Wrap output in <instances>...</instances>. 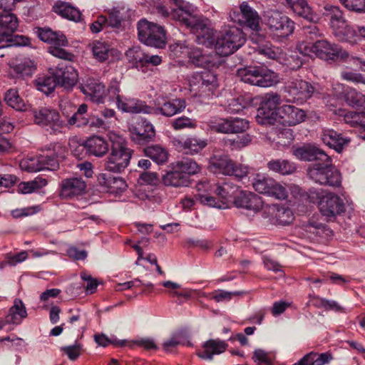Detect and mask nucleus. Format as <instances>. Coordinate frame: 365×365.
Segmentation results:
<instances>
[{
  "mask_svg": "<svg viewBox=\"0 0 365 365\" xmlns=\"http://www.w3.org/2000/svg\"><path fill=\"white\" fill-rule=\"evenodd\" d=\"M145 155L158 165L165 163L168 160V153L165 148L159 145H150L144 149Z\"/></svg>",
  "mask_w": 365,
  "mask_h": 365,
  "instance_id": "a19ab883",
  "label": "nucleus"
},
{
  "mask_svg": "<svg viewBox=\"0 0 365 365\" xmlns=\"http://www.w3.org/2000/svg\"><path fill=\"white\" fill-rule=\"evenodd\" d=\"M244 294L243 292H228L222 289H218L213 292L212 294V299L216 302H228L236 296H241Z\"/></svg>",
  "mask_w": 365,
  "mask_h": 365,
  "instance_id": "052dcab7",
  "label": "nucleus"
},
{
  "mask_svg": "<svg viewBox=\"0 0 365 365\" xmlns=\"http://www.w3.org/2000/svg\"><path fill=\"white\" fill-rule=\"evenodd\" d=\"M282 101L277 93H267L257 109L256 120L260 125H274L277 110Z\"/></svg>",
  "mask_w": 365,
  "mask_h": 365,
  "instance_id": "9b49d317",
  "label": "nucleus"
},
{
  "mask_svg": "<svg viewBox=\"0 0 365 365\" xmlns=\"http://www.w3.org/2000/svg\"><path fill=\"white\" fill-rule=\"evenodd\" d=\"M39 38L51 45H68L66 37L60 32L52 31L49 28H40L38 29Z\"/></svg>",
  "mask_w": 365,
  "mask_h": 365,
  "instance_id": "e433bc0d",
  "label": "nucleus"
},
{
  "mask_svg": "<svg viewBox=\"0 0 365 365\" xmlns=\"http://www.w3.org/2000/svg\"><path fill=\"white\" fill-rule=\"evenodd\" d=\"M190 83L202 93L212 91L217 86L216 76L210 71L193 74Z\"/></svg>",
  "mask_w": 365,
  "mask_h": 365,
  "instance_id": "5701e85b",
  "label": "nucleus"
},
{
  "mask_svg": "<svg viewBox=\"0 0 365 365\" xmlns=\"http://www.w3.org/2000/svg\"><path fill=\"white\" fill-rule=\"evenodd\" d=\"M47 185V180L42 178H36L34 180L22 182L18 185V192L22 194H30L36 192Z\"/></svg>",
  "mask_w": 365,
  "mask_h": 365,
  "instance_id": "de8ad7c7",
  "label": "nucleus"
},
{
  "mask_svg": "<svg viewBox=\"0 0 365 365\" xmlns=\"http://www.w3.org/2000/svg\"><path fill=\"white\" fill-rule=\"evenodd\" d=\"M322 163H317L309 166L307 175L309 178L317 183L322 185L338 187L341 184L340 172L329 160H322Z\"/></svg>",
  "mask_w": 365,
  "mask_h": 365,
  "instance_id": "39448f33",
  "label": "nucleus"
},
{
  "mask_svg": "<svg viewBox=\"0 0 365 365\" xmlns=\"http://www.w3.org/2000/svg\"><path fill=\"white\" fill-rule=\"evenodd\" d=\"M187 58L189 62L195 66L211 68L217 66L216 55L205 53L199 48L192 45L190 46Z\"/></svg>",
  "mask_w": 365,
  "mask_h": 365,
  "instance_id": "b1692460",
  "label": "nucleus"
},
{
  "mask_svg": "<svg viewBox=\"0 0 365 365\" xmlns=\"http://www.w3.org/2000/svg\"><path fill=\"white\" fill-rule=\"evenodd\" d=\"M162 182L165 186L184 187L188 185L189 177L184 173H181L173 165V170L168 172L163 176Z\"/></svg>",
  "mask_w": 365,
  "mask_h": 365,
  "instance_id": "f704fd0d",
  "label": "nucleus"
},
{
  "mask_svg": "<svg viewBox=\"0 0 365 365\" xmlns=\"http://www.w3.org/2000/svg\"><path fill=\"white\" fill-rule=\"evenodd\" d=\"M4 100L10 107L16 110L24 111L26 110V103L19 96L16 89L11 88L8 90L5 93Z\"/></svg>",
  "mask_w": 365,
  "mask_h": 365,
  "instance_id": "49530a36",
  "label": "nucleus"
},
{
  "mask_svg": "<svg viewBox=\"0 0 365 365\" xmlns=\"http://www.w3.org/2000/svg\"><path fill=\"white\" fill-rule=\"evenodd\" d=\"M53 73L58 84L66 88L75 86L78 80L77 71L70 62L58 63Z\"/></svg>",
  "mask_w": 365,
  "mask_h": 365,
  "instance_id": "6ab92c4d",
  "label": "nucleus"
},
{
  "mask_svg": "<svg viewBox=\"0 0 365 365\" xmlns=\"http://www.w3.org/2000/svg\"><path fill=\"white\" fill-rule=\"evenodd\" d=\"M267 168L269 171L282 175H291L297 170L294 163L284 159H272L267 163Z\"/></svg>",
  "mask_w": 365,
  "mask_h": 365,
  "instance_id": "c9c22d12",
  "label": "nucleus"
},
{
  "mask_svg": "<svg viewBox=\"0 0 365 365\" xmlns=\"http://www.w3.org/2000/svg\"><path fill=\"white\" fill-rule=\"evenodd\" d=\"M185 107L186 103L183 99L175 98L164 103L161 107L153 108V113L172 117L184 110Z\"/></svg>",
  "mask_w": 365,
  "mask_h": 365,
  "instance_id": "c756f323",
  "label": "nucleus"
},
{
  "mask_svg": "<svg viewBox=\"0 0 365 365\" xmlns=\"http://www.w3.org/2000/svg\"><path fill=\"white\" fill-rule=\"evenodd\" d=\"M86 189V183L82 178H68L61 182L59 197L61 199H72L83 195Z\"/></svg>",
  "mask_w": 365,
  "mask_h": 365,
  "instance_id": "dca6fc26",
  "label": "nucleus"
},
{
  "mask_svg": "<svg viewBox=\"0 0 365 365\" xmlns=\"http://www.w3.org/2000/svg\"><path fill=\"white\" fill-rule=\"evenodd\" d=\"M264 18L271 34L277 38L287 37L294 31V22L278 11H267Z\"/></svg>",
  "mask_w": 365,
  "mask_h": 365,
  "instance_id": "9d476101",
  "label": "nucleus"
},
{
  "mask_svg": "<svg viewBox=\"0 0 365 365\" xmlns=\"http://www.w3.org/2000/svg\"><path fill=\"white\" fill-rule=\"evenodd\" d=\"M322 140L324 144L340 153L344 147L348 144L349 140L341 136L334 130L327 129L323 131Z\"/></svg>",
  "mask_w": 365,
  "mask_h": 365,
  "instance_id": "2f4dec72",
  "label": "nucleus"
},
{
  "mask_svg": "<svg viewBox=\"0 0 365 365\" xmlns=\"http://www.w3.org/2000/svg\"><path fill=\"white\" fill-rule=\"evenodd\" d=\"M191 44L187 41L176 42L170 45V56L173 58H186L189 54Z\"/></svg>",
  "mask_w": 365,
  "mask_h": 365,
  "instance_id": "5fc2aeb1",
  "label": "nucleus"
},
{
  "mask_svg": "<svg viewBox=\"0 0 365 365\" xmlns=\"http://www.w3.org/2000/svg\"><path fill=\"white\" fill-rule=\"evenodd\" d=\"M334 34L340 41L351 45L357 43L360 40L359 29L357 31L355 30L353 27L348 25L347 22L345 24L344 27L339 29Z\"/></svg>",
  "mask_w": 365,
  "mask_h": 365,
  "instance_id": "58836bf2",
  "label": "nucleus"
},
{
  "mask_svg": "<svg viewBox=\"0 0 365 365\" xmlns=\"http://www.w3.org/2000/svg\"><path fill=\"white\" fill-rule=\"evenodd\" d=\"M288 6L299 16L309 21L315 22L318 16L312 10L306 0H285Z\"/></svg>",
  "mask_w": 365,
  "mask_h": 365,
  "instance_id": "bb28decb",
  "label": "nucleus"
},
{
  "mask_svg": "<svg viewBox=\"0 0 365 365\" xmlns=\"http://www.w3.org/2000/svg\"><path fill=\"white\" fill-rule=\"evenodd\" d=\"M90 47L94 58L101 62L108 60L109 56L116 51L112 49L110 45L102 41H94Z\"/></svg>",
  "mask_w": 365,
  "mask_h": 365,
  "instance_id": "ea45409f",
  "label": "nucleus"
},
{
  "mask_svg": "<svg viewBox=\"0 0 365 365\" xmlns=\"http://www.w3.org/2000/svg\"><path fill=\"white\" fill-rule=\"evenodd\" d=\"M293 155L297 158L305 161L329 160V156L323 150L312 144L295 148L293 150Z\"/></svg>",
  "mask_w": 365,
  "mask_h": 365,
  "instance_id": "4be33fe9",
  "label": "nucleus"
},
{
  "mask_svg": "<svg viewBox=\"0 0 365 365\" xmlns=\"http://www.w3.org/2000/svg\"><path fill=\"white\" fill-rule=\"evenodd\" d=\"M284 89L288 94V101L299 103L310 98L314 92V86L309 82L302 79L290 81Z\"/></svg>",
  "mask_w": 365,
  "mask_h": 365,
  "instance_id": "ddd939ff",
  "label": "nucleus"
},
{
  "mask_svg": "<svg viewBox=\"0 0 365 365\" xmlns=\"http://www.w3.org/2000/svg\"><path fill=\"white\" fill-rule=\"evenodd\" d=\"M138 34L140 41L144 44L161 48L165 46L166 36L163 26L145 19L138 24Z\"/></svg>",
  "mask_w": 365,
  "mask_h": 365,
  "instance_id": "0eeeda50",
  "label": "nucleus"
},
{
  "mask_svg": "<svg viewBox=\"0 0 365 365\" xmlns=\"http://www.w3.org/2000/svg\"><path fill=\"white\" fill-rule=\"evenodd\" d=\"M324 15L329 18V24L332 28L334 33L339 29L344 27L346 20L345 19L342 11L336 6L326 5L324 6Z\"/></svg>",
  "mask_w": 365,
  "mask_h": 365,
  "instance_id": "473e14b6",
  "label": "nucleus"
},
{
  "mask_svg": "<svg viewBox=\"0 0 365 365\" xmlns=\"http://www.w3.org/2000/svg\"><path fill=\"white\" fill-rule=\"evenodd\" d=\"M32 115L35 124L50 130L51 133H61L66 128V122L56 110L40 108L33 110Z\"/></svg>",
  "mask_w": 365,
  "mask_h": 365,
  "instance_id": "6e6552de",
  "label": "nucleus"
},
{
  "mask_svg": "<svg viewBox=\"0 0 365 365\" xmlns=\"http://www.w3.org/2000/svg\"><path fill=\"white\" fill-rule=\"evenodd\" d=\"M118 108L123 112L131 113H153V108L146 105L144 101L136 98H123L120 96H116Z\"/></svg>",
  "mask_w": 365,
  "mask_h": 365,
  "instance_id": "412c9836",
  "label": "nucleus"
},
{
  "mask_svg": "<svg viewBox=\"0 0 365 365\" xmlns=\"http://www.w3.org/2000/svg\"><path fill=\"white\" fill-rule=\"evenodd\" d=\"M238 187L230 182L215 184L213 192L222 199L231 197L237 190Z\"/></svg>",
  "mask_w": 365,
  "mask_h": 365,
  "instance_id": "8fccbe9b",
  "label": "nucleus"
},
{
  "mask_svg": "<svg viewBox=\"0 0 365 365\" xmlns=\"http://www.w3.org/2000/svg\"><path fill=\"white\" fill-rule=\"evenodd\" d=\"M66 46L67 45H51L48 47V51L55 57L71 61L74 56L62 48Z\"/></svg>",
  "mask_w": 365,
  "mask_h": 365,
  "instance_id": "680f3d73",
  "label": "nucleus"
},
{
  "mask_svg": "<svg viewBox=\"0 0 365 365\" xmlns=\"http://www.w3.org/2000/svg\"><path fill=\"white\" fill-rule=\"evenodd\" d=\"M227 344L225 341L220 339H210L202 345V351H198L197 355L205 360H212L214 355L223 353L227 349Z\"/></svg>",
  "mask_w": 365,
  "mask_h": 365,
  "instance_id": "393cba45",
  "label": "nucleus"
},
{
  "mask_svg": "<svg viewBox=\"0 0 365 365\" xmlns=\"http://www.w3.org/2000/svg\"><path fill=\"white\" fill-rule=\"evenodd\" d=\"M306 118L305 112L292 105H283L277 110L275 124L294 126L301 123Z\"/></svg>",
  "mask_w": 365,
  "mask_h": 365,
  "instance_id": "2eb2a0df",
  "label": "nucleus"
},
{
  "mask_svg": "<svg viewBox=\"0 0 365 365\" xmlns=\"http://www.w3.org/2000/svg\"><path fill=\"white\" fill-rule=\"evenodd\" d=\"M240 79L251 85L259 87H270L279 82L278 75L262 66H250L237 70Z\"/></svg>",
  "mask_w": 365,
  "mask_h": 365,
  "instance_id": "423d86ee",
  "label": "nucleus"
},
{
  "mask_svg": "<svg viewBox=\"0 0 365 365\" xmlns=\"http://www.w3.org/2000/svg\"><path fill=\"white\" fill-rule=\"evenodd\" d=\"M82 349V345L76 342L71 346H62L60 349L67 355L71 361H76L80 356Z\"/></svg>",
  "mask_w": 365,
  "mask_h": 365,
  "instance_id": "0e129e2a",
  "label": "nucleus"
},
{
  "mask_svg": "<svg viewBox=\"0 0 365 365\" xmlns=\"http://www.w3.org/2000/svg\"><path fill=\"white\" fill-rule=\"evenodd\" d=\"M172 126L175 130H181L195 128L196 124L194 120L186 116H182L175 119L172 122Z\"/></svg>",
  "mask_w": 365,
  "mask_h": 365,
  "instance_id": "338daca9",
  "label": "nucleus"
},
{
  "mask_svg": "<svg viewBox=\"0 0 365 365\" xmlns=\"http://www.w3.org/2000/svg\"><path fill=\"white\" fill-rule=\"evenodd\" d=\"M234 205L238 208H243L254 212L262 207V200L257 194L249 191H240L234 198Z\"/></svg>",
  "mask_w": 365,
  "mask_h": 365,
  "instance_id": "aec40b11",
  "label": "nucleus"
},
{
  "mask_svg": "<svg viewBox=\"0 0 365 365\" xmlns=\"http://www.w3.org/2000/svg\"><path fill=\"white\" fill-rule=\"evenodd\" d=\"M173 165L175 169H178L181 173H184L188 177L200 171L198 164L194 160L188 158L178 160Z\"/></svg>",
  "mask_w": 365,
  "mask_h": 365,
  "instance_id": "c03bdc74",
  "label": "nucleus"
},
{
  "mask_svg": "<svg viewBox=\"0 0 365 365\" xmlns=\"http://www.w3.org/2000/svg\"><path fill=\"white\" fill-rule=\"evenodd\" d=\"M88 111V106L86 103L81 104L73 115L68 119L66 128L76 125L78 128L86 127L88 117L86 114Z\"/></svg>",
  "mask_w": 365,
  "mask_h": 365,
  "instance_id": "79ce46f5",
  "label": "nucleus"
},
{
  "mask_svg": "<svg viewBox=\"0 0 365 365\" xmlns=\"http://www.w3.org/2000/svg\"><path fill=\"white\" fill-rule=\"evenodd\" d=\"M180 344L189 346L192 345L183 332H178L173 334L170 339L165 341L163 346L166 351H169Z\"/></svg>",
  "mask_w": 365,
  "mask_h": 365,
  "instance_id": "603ef678",
  "label": "nucleus"
},
{
  "mask_svg": "<svg viewBox=\"0 0 365 365\" xmlns=\"http://www.w3.org/2000/svg\"><path fill=\"white\" fill-rule=\"evenodd\" d=\"M85 148L90 154L96 157H103L107 153L109 145L103 138L93 135L85 142Z\"/></svg>",
  "mask_w": 365,
  "mask_h": 365,
  "instance_id": "7c9ffc66",
  "label": "nucleus"
},
{
  "mask_svg": "<svg viewBox=\"0 0 365 365\" xmlns=\"http://www.w3.org/2000/svg\"><path fill=\"white\" fill-rule=\"evenodd\" d=\"M221 33L229 41L232 42L237 41V43L233 45L235 51L240 48L245 42V38L242 31L236 26H230Z\"/></svg>",
  "mask_w": 365,
  "mask_h": 365,
  "instance_id": "a18cd8bd",
  "label": "nucleus"
},
{
  "mask_svg": "<svg viewBox=\"0 0 365 365\" xmlns=\"http://www.w3.org/2000/svg\"><path fill=\"white\" fill-rule=\"evenodd\" d=\"M91 130H106L108 127L107 123L100 117L95 115H90L86 123Z\"/></svg>",
  "mask_w": 365,
  "mask_h": 365,
  "instance_id": "e2e57ef3",
  "label": "nucleus"
},
{
  "mask_svg": "<svg viewBox=\"0 0 365 365\" xmlns=\"http://www.w3.org/2000/svg\"><path fill=\"white\" fill-rule=\"evenodd\" d=\"M26 317L27 312L24 303L20 299H15L14 305L9 309V314L6 317V322L19 324Z\"/></svg>",
  "mask_w": 365,
  "mask_h": 365,
  "instance_id": "4c0bfd02",
  "label": "nucleus"
},
{
  "mask_svg": "<svg viewBox=\"0 0 365 365\" xmlns=\"http://www.w3.org/2000/svg\"><path fill=\"white\" fill-rule=\"evenodd\" d=\"M175 8L169 11L165 6L159 5L156 7V11L163 17H170L190 28L197 32H202V43L207 46H214L215 52L220 56H228L235 52L233 45L237 41H229L220 32L216 36L213 31L207 27L201 18L195 14L194 9L182 0H173Z\"/></svg>",
  "mask_w": 365,
  "mask_h": 365,
  "instance_id": "f257e3e1",
  "label": "nucleus"
},
{
  "mask_svg": "<svg viewBox=\"0 0 365 365\" xmlns=\"http://www.w3.org/2000/svg\"><path fill=\"white\" fill-rule=\"evenodd\" d=\"M294 140L293 131L290 128H284L279 130L276 138V144L279 149L287 148L291 145Z\"/></svg>",
  "mask_w": 365,
  "mask_h": 365,
  "instance_id": "13d9d810",
  "label": "nucleus"
},
{
  "mask_svg": "<svg viewBox=\"0 0 365 365\" xmlns=\"http://www.w3.org/2000/svg\"><path fill=\"white\" fill-rule=\"evenodd\" d=\"M344 98L350 106L365 108V96L354 88H347L344 91Z\"/></svg>",
  "mask_w": 365,
  "mask_h": 365,
  "instance_id": "37998d69",
  "label": "nucleus"
},
{
  "mask_svg": "<svg viewBox=\"0 0 365 365\" xmlns=\"http://www.w3.org/2000/svg\"><path fill=\"white\" fill-rule=\"evenodd\" d=\"M55 8L56 12L59 14L63 18L74 21H78L81 19L80 11L66 3H61L59 4H56Z\"/></svg>",
  "mask_w": 365,
  "mask_h": 365,
  "instance_id": "3c124183",
  "label": "nucleus"
},
{
  "mask_svg": "<svg viewBox=\"0 0 365 365\" xmlns=\"http://www.w3.org/2000/svg\"><path fill=\"white\" fill-rule=\"evenodd\" d=\"M233 161L226 155H215L210 160V170L217 174L230 175Z\"/></svg>",
  "mask_w": 365,
  "mask_h": 365,
  "instance_id": "c85d7f7f",
  "label": "nucleus"
},
{
  "mask_svg": "<svg viewBox=\"0 0 365 365\" xmlns=\"http://www.w3.org/2000/svg\"><path fill=\"white\" fill-rule=\"evenodd\" d=\"M100 185L104 187L111 193H118L124 191L127 187L125 181L120 177H114L106 173H101L98 176Z\"/></svg>",
  "mask_w": 365,
  "mask_h": 365,
  "instance_id": "a878e982",
  "label": "nucleus"
},
{
  "mask_svg": "<svg viewBox=\"0 0 365 365\" xmlns=\"http://www.w3.org/2000/svg\"><path fill=\"white\" fill-rule=\"evenodd\" d=\"M57 85L58 84L54 73H53V76L38 77L36 80V86L37 89L46 95L52 93Z\"/></svg>",
  "mask_w": 365,
  "mask_h": 365,
  "instance_id": "09e8293b",
  "label": "nucleus"
},
{
  "mask_svg": "<svg viewBox=\"0 0 365 365\" xmlns=\"http://www.w3.org/2000/svg\"><path fill=\"white\" fill-rule=\"evenodd\" d=\"M319 201V209L321 213L327 217H336L345 211V205L343 200L336 194L327 192L322 197L317 193Z\"/></svg>",
  "mask_w": 365,
  "mask_h": 365,
  "instance_id": "4468645a",
  "label": "nucleus"
},
{
  "mask_svg": "<svg viewBox=\"0 0 365 365\" xmlns=\"http://www.w3.org/2000/svg\"><path fill=\"white\" fill-rule=\"evenodd\" d=\"M145 53L143 52L140 48L134 47L127 51L125 55L128 59L133 63L136 64L137 66L141 68Z\"/></svg>",
  "mask_w": 365,
  "mask_h": 365,
  "instance_id": "69168bd1",
  "label": "nucleus"
},
{
  "mask_svg": "<svg viewBox=\"0 0 365 365\" xmlns=\"http://www.w3.org/2000/svg\"><path fill=\"white\" fill-rule=\"evenodd\" d=\"M227 134L243 133L250 127L249 121L240 118H227Z\"/></svg>",
  "mask_w": 365,
  "mask_h": 365,
  "instance_id": "864d4df0",
  "label": "nucleus"
},
{
  "mask_svg": "<svg viewBox=\"0 0 365 365\" xmlns=\"http://www.w3.org/2000/svg\"><path fill=\"white\" fill-rule=\"evenodd\" d=\"M252 187L256 192L277 200H284L288 196V191L284 185L264 175L257 174L252 180Z\"/></svg>",
  "mask_w": 365,
  "mask_h": 365,
  "instance_id": "1a4fd4ad",
  "label": "nucleus"
},
{
  "mask_svg": "<svg viewBox=\"0 0 365 365\" xmlns=\"http://www.w3.org/2000/svg\"><path fill=\"white\" fill-rule=\"evenodd\" d=\"M252 140V138L250 134H244L227 139L225 144L230 146L232 150H240L250 145Z\"/></svg>",
  "mask_w": 365,
  "mask_h": 365,
  "instance_id": "6e6d98bb",
  "label": "nucleus"
},
{
  "mask_svg": "<svg viewBox=\"0 0 365 365\" xmlns=\"http://www.w3.org/2000/svg\"><path fill=\"white\" fill-rule=\"evenodd\" d=\"M297 51L304 56L315 55L317 58L326 61L337 60L346 61L350 55L341 46L326 39L317 40L311 43L306 41L299 42L297 46Z\"/></svg>",
  "mask_w": 365,
  "mask_h": 365,
  "instance_id": "f03ea898",
  "label": "nucleus"
},
{
  "mask_svg": "<svg viewBox=\"0 0 365 365\" xmlns=\"http://www.w3.org/2000/svg\"><path fill=\"white\" fill-rule=\"evenodd\" d=\"M206 124L211 131L227 134V118L214 117L208 120Z\"/></svg>",
  "mask_w": 365,
  "mask_h": 365,
  "instance_id": "4d7b16f0",
  "label": "nucleus"
},
{
  "mask_svg": "<svg viewBox=\"0 0 365 365\" xmlns=\"http://www.w3.org/2000/svg\"><path fill=\"white\" fill-rule=\"evenodd\" d=\"M344 6L358 13H365V0H339Z\"/></svg>",
  "mask_w": 365,
  "mask_h": 365,
  "instance_id": "774afa93",
  "label": "nucleus"
},
{
  "mask_svg": "<svg viewBox=\"0 0 365 365\" xmlns=\"http://www.w3.org/2000/svg\"><path fill=\"white\" fill-rule=\"evenodd\" d=\"M41 164V156L39 155L22 160L20 162V167L22 170L29 173H36L42 170V165Z\"/></svg>",
  "mask_w": 365,
  "mask_h": 365,
  "instance_id": "bf43d9fd",
  "label": "nucleus"
},
{
  "mask_svg": "<svg viewBox=\"0 0 365 365\" xmlns=\"http://www.w3.org/2000/svg\"><path fill=\"white\" fill-rule=\"evenodd\" d=\"M207 145V140L196 137H188L185 140H178V148L184 150L187 154H196L205 148Z\"/></svg>",
  "mask_w": 365,
  "mask_h": 365,
  "instance_id": "72a5a7b5",
  "label": "nucleus"
},
{
  "mask_svg": "<svg viewBox=\"0 0 365 365\" xmlns=\"http://www.w3.org/2000/svg\"><path fill=\"white\" fill-rule=\"evenodd\" d=\"M81 92L91 101L103 103L106 97L105 85L97 79L88 78L80 86Z\"/></svg>",
  "mask_w": 365,
  "mask_h": 365,
  "instance_id": "a211bd4d",
  "label": "nucleus"
},
{
  "mask_svg": "<svg viewBox=\"0 0 365 365\" xmlns=\"http://www.w3.org/2000/svg\"><path fill=\"white\" fill-rule=\"evenodd\" d=\"M129 131L133 140L138 144H145L151 141L155 131L153 125L146 120H141L129 126Z\"/></svg>",
  "mask_w": 365,
  "mask_h": 365,
  "instance_id": "f3484780",
  "label": "nucleus"
},
{
  "mask_svg": "<svg viewBox=\"0 0 365 365\" xmlns=\"http://www.w3.org/2000/svg\"><path fill=\"white\" fill-rule=\"evenodd\" d=\"M232 21L240 25H246L253 31L259 30V17L256 11H255L246 1H243L240 5V12L232 10L229 14Z\"/></svg>",
  "mask_w": 365,
  "mask_h": 365,
  "instance_id": "f8f14e48",
  "label": "nucleus"
},
{
  "mask_svg": "<svg viewBox=\"0 0 365 365\" xmlns=\"http://www.w3.org/2000/svg\"><path fill=\"white\" fill-rule=\"evenodd\" d=\"M18 26L19 19L16 14L8 11L0 12V48L29 43L28 38L14 35Z\"/></svg>",
  "mask_w": 365,
  "mask_h": 365,
  "instance_id": "20e7f679",
  "label": "nucleus"
},
{
  "mask_svg": "<svg viewBox=\"0 0 365 365\" xmlns=\"http://www.w3.org/2000/svg\"><path fill=\"white\" fill-rule=\"evenodd\" d=\"M108 136L111 148L105 163L106 169L113 173H120L128 167L132 151L128 148L127 142L120 135L110 131Z\"/></svg>",
  "mask_w": 365,
  "mask_h": 365,
  "instance_id": "7ed1b4c3",
  "label": "nucleus"
},
{
  "mask_svg": "<svg viewBox=\"0 0 365 365\" xmlns=\"http://www.w3.org/2000/svg\"><path fill=\"white\" fill-rule=\"evenodd\" d=\"M268 212L271 215L272 220L279 225H287L294 220V214L287 207L272 205L268 207Z\"/></svg>",
  "mask_w": 365,
  "mask_h": 365,
  "instance_id": "cd10ccee",
  "label": "nucleus"
}]
</instances>
